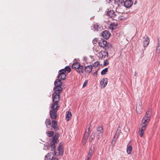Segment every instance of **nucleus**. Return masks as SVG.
<instances>
[{"label":"nucleus","mask_w":160,"mask_h":160,"mask_svg":"<svg viewBox=\"0 0 160 160\" xmlns=\"http://www.w3.org/2000/svg\"><path fill=\"white\" fill-rule=\"evenodd\" d=\"M151 114L150 109H148L142 120V123L139 127V134L140 137H142L143 135L144 131L146 129L147 125L150 119Z\"/></svg>","instance_id":"f257e3e1"},{"label":"nucleus","mask_w":160,"mask_h":160,"mask_svg":"<svg viewBox=\"0 0 160 160\" xmlns=\"http://www.w3.org/2000/svg\"><path fill=\"white\" fill-rule=\"evenodd\" d=\"M54 92L52 94V101L53 102L52 103L51 106L54 107L59 108L60 106L58 105V102L59 101L60 98V92L58 93L57 92Z\"/></svg>","instance_id":"f03ea898"},{"label":"nucleus","mask_w":160,"mask_h":160,"mask_svg":"<svg viewBox=\"0 0 160 160\" xmlns=\"http://www.w3.org/2000/svg\"><path fill=\"white\" fill-rule=\"evenodd\" d=\"M72 68L79 74H82L83 73V67L78 62L73 63L72 65Z\"/></svg>","instance_id":"7ed1b4c3"},{"label":"nucleus","mask_w":160,"mask_h":160,"mask_svg":"<svg viewBox=\"0 0 160 160\" xmlns=\"http://www.w3.org/2000/svg\"><path fill=\"white\" fill-rule=\"evenodd\" d=\"M59 136V133L56 134L51 141L50 146L51 148V150L53 151L55 149V144L58 142V138Z\"/></svg>","instance_id":"20e7f679"},{"label":"nucleus","mask_w":160,"mask_h":160,"mask_svg":"<svg viewBox=\"0 0 160 160\" xmlns=\"http://www.w3.org/2000/svg\"><path fill=\"white\" fill-rule=\"evenodd\" d=\"M55 87L53 89L54 92H58V93L62 91V88L61 87L62 83L59 79H56L54 82Z\"/></svg>","instance_id":"39448f33"},{"label":"nucleus","mask_w":160,"mask_h":160,"mask_svg":"<svg viewBox=\"0 0 160 160\" xmlns=\"http://www.w3.org/2000/svg\"><path fill=\"white\" fill-rule=\"evenodd\" d=\"M51 110L50 112V115L51 118L52 119H56L57 116L56 113L58 111L59 108L54 107L51 106Z\"/></svg>","instance_id":"423d86ee"},{"label":"nucleus","mask_w":160,"mask_h":160,"mask_svg":"<svg viewBox=\"0 0 160 160\" xmlns=\"http://www.w3.org/2000/svg\"><path fill=\"white\" fill-rule=\"evenodd\" d=\"M63 151L62 146L60 144L57 149L54 150V154L57 156L62 155L63 154Z\"/></svg>","instance_id":"0eeeda50"},{"label":"nucleus","mask_w":160,"mask_h":160,"mask_svg":"<svg viewBox=\"0 0 160 160\" xmlns=\"http://www.w3.org/2000/svg\"><path fill=\"white\" fill-rule=\"evenodd\" d=\"M44 160H58V159L56 158H54L53 153L50 152L45 156Z\"/></svg>","instance_id":"6e6552de"},{"label":"nucleus","mask_w":160,"mask_h":160,"mask_svg":"<svg viewBox=\"0 0 160 160\" xmlns=\"http://www.w3.org/2000/svg\"><path fill=\"white\" fill-rule=\"evenodd\" d=\"M103 128L101 127H99L97 128V131L95 133V134H96V137L98 139L102 137L103 134Z\"/></svg>","instance_id":"1a4fd4ad"},{"label":"nucleus","mask_w":160,"mask_h":160,"mask_svg":"<svg viewBox=\"0 0 160 160\" xmlns=\"http://www.w3.org/2000/svg\"><path fill=\"white\" fill-rule=\"evenodd\" d=\"M65 71L64 69H62L59 71V74L58 76V78L59 79H61L62 80H64L65 79L66 75L65 74Z\"/></svg>","instance_id":"9d476101"},{"label":"nucleus","mask_w":160,"mask_h":160,"mask_svg":"<svg viewBox=\"0 0 160 160\" xmlns=\"http://www.w3.org/2000/svg\"><path fill=\"white\" fill-rule=\"evenodd\" d=\"M107 13L108 16L113 18V19H115L116 21L117 20L116 19L117 15L113 10H111L109 11L108 10V11H107Z\"/></svg>","instance_id":"9b49d317"},{"label":"nucleus","mask_w":160,"mask_h":160,"mask_svg":"<svg viewBox=\"0 0 160 160\" xmlns=\"http://www.w3.org/2000/svg\"><path fill=\"white\" fill-rule=\"evenodd\" d=\"M102 26L97 23L94 24L92 27V29L95 31H100L102 30Z\"/></svg>","instance_id":"f8f14e48"},{"label":"nucleus","mask_w":160,"mask_h":160,"mask_svg":"<svg viewBox=\"0 0 160 160\" xmlns=\"http://www.w3.org/2000/svg\"><path fill=\"white\" fill-rule=\"evenodd\" d=\"M110 35V32L107 30L103 31L102 33V35L103 38L106 39L109 38Z\"/></svg>","instance_id":"ddd939ff"},{"label":"nucleus","mask_w":160,"mask_h":160,"mask_svg":"<svg viewBox=\"0 0 160 160\" xmlns=\"http://www.w3.org/2000/svg\"><path fill=\"white\" fill-rule=\"evenodd\" d=\"M136 111L138 114L141 113L142 112V103L140 101H139L137 104Z\"/></svg>","instance_id":"4468645a"},{"label":"nucleus","mask_w":160,"mask_h":160,"mask_svg":"<svg viewBox=\"0 0 160 160\" xmlns=\"http://www.w3.org/2000/svg\"><path fill=\"white\" fill-rule=\"evenodd\" d=\"M121 131V128L119 126L118 127V128L117 129V130L116 131V132L115 133V135L114 137V138H113V140L114 141H116L117 139L118 138L120 133Z\"/></svg>","instance_id":"2eb2a0df"},{"label":"nucleus","mask_w":160,"mask_h":160,"mask_svg":"<svg viewBox=\"0 0 160 160\" xmlns=\"http://www.w3.org/2000/svg\"><path fill=\"white\" fill-rule=\"evenodd\" d=\"M98 56L100 58H105L106 56H108V53L107 52H105L104 51H101L98 53Z\"/></svg>","instance_id":"dca6fc26"},{"label":"nucleus","mask_w":160,"mask_h":160,"mask_svg":"<svg viewBox=\"0 0 160 160\" xmlns=\"http://www.w3.org/2000/svg\"><path fill=\"white\" fill-rule=\"evenodd\" d=\"M107 44V41L104 40L102 39L99 42H98L99 46L103 48L106 47Z\"/></svg>","instance_id":"f3484780"},{"label":"nucleus","mask_w":160,"mask_h":160,"mask_svg":"<svg viewBox=\"0 0 160 160\" xmlns=\"http://www.w3.org/2000/svg\"><path fill=\"white\" fill-rule=\"evenodd\" d=\"M57 122L54 120H53L52 122V125L54 130L55 131H57L59 129L57 126Z\"/></svg>","instance_id":"a211bd4d"},{"label":"nucleus","mask_w":160,"mask_h":160,"mask_svg":"<svg viewBox=\"0 0 160 160\" xmlns=\"http://www.w3.org/2000/svg\"><path fill=\"white\" fill-rule=\"evenodd\" d=\"M90 126H88L87 127V129L86 130L85 132L84 136V137L86 138H88L89 135L90 133Z\"/></svg>","instance_id":"6ab92c4d"},{"label":"nucleus","mask_w":160,"mask_h":160,"mask_svg":"<svg viewBox=\"0 0 160 160\" xmlns=\"http://www.w3.org/2000/svg\"><path fill=\"white\" fill-rule=\"evenodd\" d=\"M144 40L143 42V46L144 47H146L148 45L149 42V40L147 36L145 37Z\"/></svg>","instance_id":"aec40b11"},{"label":"nucleus","mask_w":160,"mask_h":160,"mask_svg":"<svg viewBox=\"0 0 160 160\" xmlns=\"http://www.w3.org/2000/svg\"><path fill=\"white\" fill-rule=\"evenodd\" d=\"M132 4V2L131 0H127L124 2V6L127 8H129Z\"/></svg>","instance_id":"412c9836"},{"label":"nucleus","mask_w":160,"mask_h":160,"mask_svg":"<svg viewBox=\"0 0 160 160\" xmlns=\"http://www.w3.org/2000/svg\"><path fill=\"white\" fill-rule=\"evenodd\" d=\"M92 70V66L91 65L86 66L84 67L85 72L87 73L91 72Z\"/></svg>","instance_id":"4be33fe9"},{"label":"nucleus","mask_w":160,"mask_h":160,"mask_svg":"<svg viewBox=\"0 0 160 160\" xmlns=\"http://www.w3.org/2000/svg\"><path fill=\"white\" fill-rule=\"evenodd\" d=\"M118 26V23L116 21L115 22H114L113 23H112L110 24V28L112 30L115 29L117 28Z\"/></svg>","instance_id":"5701e85b"},{"label":"nucleus","mask_w":160,"mask_h":160,"mask_svg":"<svg viewBox=\"0 0 160 160\" xmlns=\"http://www.w3.org/2000/svg\"><path fill=\"white\" fill-rule=\"evenodd\" d=\"M108 82V79L107 78H103L101 81L100 82V84L103 87V88L105 87L107 84Z\"/></svg>","instance_id":"b1692460"},{"label":"nucleus","mask_w":160,"mask_h":160,"mask_svg":"<svg viewBox=\"0 0 160 160\" xmlns=\"http://www.w3.org/2000/svg\"><path fill=\"white\" fill-rule=\"evenodd\" d=\"M95 148V145L94 144L92 145L90 148L88 154L92 156L94 151Z\"/></svg>","instance_id":"393cba45"},{"label":"nucleus","mask_w":160,"mask_h":160,"mask_svg":"<svg viewBox=\"0 0 160 160\" xmlns=\"http://www.w3.org/2000/svg\"><path fill=\"white\" fill-rule=\"evenodd\" d=\"M67 116H66V118H67V121H69L70 119H71V116H72V114L71 112L70 111H68L67 112Z\"/></svg>","instance_id":"a878e982"},{"label":"nucleus","mask_w":160,"mask_h":160,"mask_svg":"<svg viewBox=\"0 0 160 160\" xmlns=\"http://www.w3.org/2000/svg\"><path fill=\"white\" fill-rule=\"evenodd\" d=\"M158 45L156 47V53H158L160 52V42H159V38L158 39Z\"/></svg>","instance_id":"bb28decb"},{"label":"nucleus","mask_w":160,"mask_h":160,"mask_svg":"<svg viewBox=\"0 0 160 160\" xmlns=\"http://www.w3.org/2000/svg\"><path fill=\"white\" fill-rule=\"evenodd\" d=\"M95 133L94 132H92V134L90 136V137L89 138V141L91 142L92 140L95 138Z\"/></svg>","instance_id":"cd10ccee"},{"label":"nucleus","mask_w":160,"mask_h":160,"mask_svg":"<svg viewBox=\"0 0 160 160\" xmlns=\"http://www.w3.org/2000/svg\"><path fill=\"white\" fill-rule=\"evenodd\" d=\"M132 149V146H129L127 148V152L128 154H130L131 153Z\"/></svg>","instance_id":"c85d7f7f"},{"label":"nucleus","mask_w":160,"mask_h":160,"mask_svg":"<svg viewBox=\"0 0 160 160\" xmlns=\"http://www.w3.org/2000/svg\"><path fill=\"white\" fill-rule=\"evenodd\" d=\"M45 123L47 127H48V125H50L51 124L50 119L49 118L47 119L46 120Z\"/></svg>","instance_id":"c756f323"},{"label":"nucleus","mask_w":160,"mask_h":160,"mask_svg":"<svg viewBox=\"0 0 160 160\" xmlns=\"http://www.w3.org/2000/svg\"><path fill=\"white\" fill-rule=\"evenodd\" d=\"M108 71V68H105L104 69H103L101 72V74L102 75H103L105 74Z\"/></svg>","instance_id":"7c9ffc66"},{"label":"nucleus","mask_w":160,"mask_h":160,"mask_svg":"<svg viewBox=\"0 0 160 160\" xmlns=\"http://www.w3.org/2000/svg\"><path fill=\"white\" fill-rule=\"evenodd\" d=\"M64 69L65 71V72H67L68 73L70 72L71 71V68L68 66L65 67Z\"/></svg>","instance_id":"2f4dec72"},{"label":"nucleus","mask_w":160,"mask_h":160,"mask_svg":"<svg viewBox=\"0 0 160 160\" xmlns=\"http://www.w3.org/2000/svg\"><path fill=\"white\" fill-rule=\"evenodd\" d=\"M99 65V62H98L97 61L93 63V66L94 67H97Z\"/></svg>","instance_id":"473e14b6"},{"label":"nucleus","mask_w":160,"mask_h":160,"mask_svg":"<svg viewBox=\"0 0 160 160\" xmlns=\"http://www.w3.org/2000/svg\"><path fill=\"white\" fill-rule=\"evenodd\" d=\"M47 134L48 136L51 137L52 136L53 132L52 131H48L47 132Z\"/></svg>","instance_id":"72a5a7b5"},{"label":"nucleus","mask_w":160,"mask_h":160,"mask_svg":"<svg viewBox=\"0 0 160 160\" xmlns=\"http://www.w3.org/2000/svg\"><path fill=\"white\" fill-rule=\"evenodd\" d=\"M118 19L119 20H123L126 19V18L124 17V16H120L118 17Z\"/></svg>","instance_id":"f704fd0d"},{"label":"nucleus","mask_w":160,"mask_h":160,"mask_svg":"<svg viewBox=\"0 0 160 160\" xmlns=\"http://www.w3.org/2000/svg\"><path fill=\"white\" fill-rule=\"evenodd\" d=\"M93 43L94 44H96V43L98 42V38H95L92 41Z\"/></svg>","instance_id":"c9c22d12"},{"label":"nucleus","mask_w":160,"mask_h":160,"mask_svg":"<svg viewBox=\"0 0 160 160\" xmlns=\"http://www.w3.org/2000/svg\"><path fill=\"white\" fill-rule=\"evenodd\" d=\"M99 49V48L98 47H95L94 48V51L96 53H98V50Z\"/></svg>","instance_id":"e433bc0d"},{"label":"nucleus","mask_w":160,"mask_h":160,"mask_svg":"<svg viewBox=\"0 0 160 160\" xmlns=\"http://www.w3.org/2000/svg\"><path fill=\"white\" fill-rule=\"evenodd\" d=\"M87 139L88 138H86L83 137V138L82 140V143L83 145H84L86 143Z\"/></svg>","instance_id":"4c0bfd02"},{"label":"nucleus","mask_w":160,"mask_h":160,"mask_svg":"<svg viewBox=\"0 0 160 160\" xmlns=\"http://www.w3.org/2000/svg\"><path fill=\"white\" fill-rule=\"evenodd\" d=\"M92 157V155L88 154L87 156V158L85 160H89L91 159Z\"/></svg>","instance_id":"58836bf2"},{"label":"nucleus","mask_w":160,"mask_h":160,"mask_svg":"<svg viewBox=\"0 0 160 160\" xmlns=\"http://www.w3.org/2000/svg\"><path fill=\"white\" fill-rule=\"evenodd\" d=\"M109 64V62L107 61H105L104 63V65L106 66Z\"/></svg>","instance_id":"ea45409f"},{"label":"nucleus","mask_w":160,"mask_h":160,"mask_svg":"<svg viewBox=\"0 0 160 160\" xmlns=\"http://www.w3.org/2000/svg\"><path fill=\"white\" fill-rule=\"evenodd\" d=\"M119 8H117L116 9V10L117 11V12H119V13H122L123 12L121 11H119Z\"/></svg>","instance_id":"a19ab883"},{"label":"nucleus","mask_w":160,"mask_h":160,"mask_svg":"<svg viewBox=\"0 0 160 160\" xmlns=\"http://www.w3.org/2000/svg\"><path fill=\"white\" fill-rule=\"evenodd\" d=\"M87 82L86 81H85L83 83V87H85V86H86L87 85Z\"/></svg>","instance_id":"79ce46f5"},{"label":"nucleus","mask_w":160,"mask_h":160,"mask_svg":"<svg viewBox=\"0 0 160 160\" xmlns=\"http://www.w3.org/2000/svg\"><path fill=\"white\" fill-rule=\"evenodd\" d=\"M97 71H96L95 72L93 73V75L95 76L97 75Z\"/></svg>","instance_id":"37998d69"},{"label":"nucleus","mask_w":160,"mask_h":160,"mask_svg":"<svg viewBox=\"0 0 160 160\" xmlns=\"http://www.w3.org/2000/svg\"><path fill=\"white\" fill-rule=\"evenodd\" d=\"M107 2L109 3L112 0H106Z\"/></svg>","instance_id":"c03bdc74"},{"label":"nucleus","mask_w":160,"mask_h":160,"mask_svg":"<svg viewBox=\"0 0 160 160\" xmlns=\"http://www.w3.org/2000/svg\"><path fill=\"white\" fill-rule=\"evenodd\" d=\"M136 75V73L135 72V75Z\"/></svg>","instance_id":"a18cd8bd"}]
</instances>
